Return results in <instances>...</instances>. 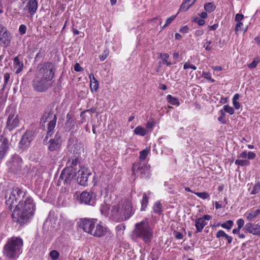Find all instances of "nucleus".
Returning <instances> with one entry per match:
<instances>
[{
    "label": "nucleus",
    "instance_id": "obj_25",
    "mask_svg": "<svg viewBox=\"0 0 260 260\" xmlns=\"http://www.w3.org/2000/svg\"><path fill=\"white\" fill-rule=\"evenodd\" d=\"M134 132L136 135L144 136L147 134V131L142 126H138L135 128Z\"/></svg>",
    "mask_w": 260,
    "mask_h": 260
},
{
    "label": "nucleus",
    "instance_id": "obj_49",
    "mask_svg": "<svg viewBox=\"0 0 260 260\" xmlns=\"http://www.w3.org/2000/svg\"><path fill=\"white\" fill-rule=\"evenodd\" d=\"M19 31L20 33L22 35H24L26 33V27L24 24H21L20 25L19 27Z\"/></svg>",
    "mask_w": 260,
    "mask_h": 260
},
{
    "label": "nucleus",
    "instance_id": "obj_41",
    "mask_svg": "<svg viewBox=\"0 0 260 260\" xmlns=\"http://www.w3.org/2000/svg\"><path fill=\"white\" fill-rule=\"evenodd\" d=\"M260 191V182H257L253 186V189L251 192V194H256Z\"/></svg>",
    "mask_w": 260,
    "mask_h": 260
},
{
    "label": "nucleus",
    "instance_id": "obj_5",
    "mask_svg": "<svg viewBox=\"0 0 260 260\" xmlns=\"http://www.w3.org/2000/svg\"><path fill=\"white\" fill-rule=\"evenodd\" d=\"M135 226L137 236L142 238L146 243L150 242L153 236V230L149 225L148 219L136 223Z\"/></svg>",
    "mask_w": 260,
    "mask_h": 260
},
{
    "label": "nucleus",
    "instance_id": "obj_33",
    "mask_svg": "<svg viewBox=\"0 0 260 260\" xmlns=\"http://www.w3.org/2000/svg\"><path fill=\"white\" fill-rule=\"evenodd\" d=\"M259 214H260V210H256L255 211H253L250 212L247 216V218L249 220H253Z\"/></svg>",
    "mask_w": 260,
    "mask_h": 260
},
{
    "label": "nucleus",
    "instance_id": "obj_40",
    "mask_svg": "<svg viewBox=\"0 0 260 260\" xmlns=\"http://www.w3.org/2000/svg\"><path fill=\"white\" fill-rule=\"evenodd\" d=\"M194 194H196L198 197L204 200L208 199L210 197L209 194L207 192H194Z\"/></svg>",
    "mask_w": 260,
    "mask_h": 260
},
{
    "label": "nucleus",
    "instance_id": "obj_20",
    "mask_svg": "<svg viewBox=\"0 0 260 260\" xmlns=\"http://www.w3.org/2000/svg\"><path fill=\"white\" fill-rule=\"evenodd\" d=\"M89 78L90 79V87L91 91H96L99 89V81L95 79L92 73L89 74Z\"/></svg>",
    "mask_w": 260,
    "mask_h": 260
},
{
    "label": "nucleus",
    "instance_id": "obj_8",
    "mask_svg": "<svg viewBox=\"0 0 260 260\" xmlns=\"http://www.w3.org/2000/svg\"><path fill=\"white\" fill-rule=\"evenodd\" d=\"M41 122L43 123L46 122H48V132H47V136L51 135V132L54 128L56 123V117L55 114L53 113H45L42 119Z\"/></svg>",
    "mask_w": 260,
    "mask_h": 260
},
{
    "label": "nucleus",
    "instance_id": "obj_29",
    "mask_svg": "<svg viewBox=\"0 0 260 260\" xmlns=\"http://www.w3.org/2000/svg\"><path fill=\"white\" fill-rule=\"evenodd\" d=\"M148 203V197L146 193H144L143 196L142 200L141 201V211H144L146 208Z\"/></svg>",
    "mask_w": 260,
    "mask_h": 260
},
{
    "label": "nucleus",
    "instance_id": "obj_14",
    "mask_svg": "<svg viewBox=\"0 0 260 260\" xmlns=\"http://www.w3.org/2000/svg\"><path fill=\"white\" fill-rule=\"evenodd\" d=\"M94 198L95 196L93 192L83 191L80 194L79 197V200L81 203L93 205L94 203Z\"/></svg>",
    "mask_w": 260,
    "mask_h": 260
},
{
    "label": "nucleus",
    "instance_id": "obj_22",
    "mask_svg": "<svg viewBox=\"0 0 260 260\" xmlns=\"http://www.w3.org/2000/svg\"><path fill=\"white\" fill-rule=\"evenodd\" d=\"M256 157V154L252 151H247L246 150L243 151L239 154L238 158H246L248 159H253Z\"/></svg>",
    "mask_w": 260,
    "mask_h": 260
},
{
    "label": "nucleus",
    "instance_id": "obj_61",
    "mask_svg": "<svg viewBox=\"0 0 260 260\" xmlns=\"http://www.w3.org/2000/svg\"><path fill=\"white\" fill-rule=\"evenodd\" d=\"M4 80H5V85L7 84L9 79H10V75L8 73H6L4 76Z\"/></svg>",
    "mask_w": 260,
    "mask_h": 260
},
{
    "label": "nucleus",
    "instance_id": "obj_53",
    "mask_svg": "<svg viewBox=\"0 0 260 260\" xmlns=\"http://www.w3.org/2000/svg\"><path fill=\"white\" fill-rule=\"evenodd\" d=\"M155 122L153 120H149L147 122L146 127L148 128H151L154 125Z\"/></svg>",
    "mask_w": 260,
    "mask_h": 260
},
{
    "label": "nucleus",
    "instance_id": "obj_30",
    "mask_svg": "<svg viewBox=\"0 0 260 260\" xmlns=\"http://www.w3.org/2000/svg\"><path fill=\"white\" fill-rule=\"evenodd\" d=\"M193 4L190 1L186 0L180 6L179 10L180 11H185L188 10Z\"/></svg>",
    "mask_w": 260,
    "mask_h": 260
},
{
    "label": "nucleus",
    "instance_id": "obj_4",
    "mask_svg": "<svg viewBox=\"0 0 260 260\" xmlns=\"http://www.w3.org/2000/svg\"><path fill=\"white\" fill-rule=\"evenodd\" d=\"M112 213L116 218H121L124 220H127L133 214L131 201L125 200L121 203L113 206Z\"/></svg>",
    "mask_w": 260,
    "mask_h": 260
},
{
    "label": "nucleus",
    "instance_id": "obj_62",
    "mask_svg": "<svg viewBox=\"0 0 260 260\" xmlns=\"http://www.w3.org/2000/svg\"><path fill=\"white\" fill-rule=\"evenodd\" d=\"M200 16L202 18V19H206L208 17L207 13L205 12H202L200 14Z\"/></svg>",
    "mask_w": 260,
    "mask_h": 260
},
{
    "label": "nucleus",
    "instance_id": "obj_43",
    "mask_svg": "<svg viewBox=\"0 0 260 260\" xmlns=\"http://www.w3.org/2000/svg\"><path fill=\"white\" fill-rule=\"evenodd\" d=\"M149 151L147 149H145L140 152V158L141 159H145L148 155Z\"/></svg>",
    "mask_w": 260,
    "mask_h": 260
},
{
    "label": "nucleus",
    "instance_id": "obj_60",
    "mask_svg": "<svg viewBox=\"0 0 260 260\" xmlns=\"http://www.w3.org/2000/svg\"><path fill=\"white\" fill-rule=\"evenodd\" d=\"M175 237L177 239H182L183 238V235L180 232H176L175 233Z\"/></svg>",
    "mask_w": 260,
    "mask_h": 260
},
{
    "label": "nucleus",
    "instance_id": "obj_11",
    "mask_svg": "<svg viewBox=\"0 0 260 260\" xmlns=\"http://www.w3.org/2000/svg\"><path fill=\"white\" fill-rule=\"evenodd\" d=\"M20 119L15 111H12L8 116L7 121V128L10 131L19 126Z\"/></svg>",
    "mask_w": 260,
    "mask_h": 260
},
{
    "label": "nucleus",
    "instance_id": "obj_27",
    "mask_svg": "<svg viewBox=\"0 0 260 260\" xmlns=\"http://www.w3.org/2000/svg\"><path fill=\"white\" fill-rule=\"evenodd\" d=\"M167 99L168 102L171 105L176 106H178L180 105L179 100L176 98L173 97L170 94L167 95Z\"/></svg>",
    "mask_w": 260,
    "mask_h": 260
},
{
    "label": "nucleus",
    "instance_id": "obj_46",
    "mask_svg": "<svg viewBox=\"0 0 260 260\" xmlns=\"http://www.w3.org/2000/svg\"><path fill=\"white\" fill-rule=\"evenodd\" d=\"M212 43L211 41H206L204 44V48L207 51H211L212 49L211 44Z\"/></svg>",
    "mask_w": 260,
    "mask_h": 260
},
{
    "label": "nucleus",
    "instance_id": "obj_44",
    "mask_svg": "<svg viewBox=\"0 0 260 260\" xmlns=\"http://www.w3.org/2000/svg\"><path fill=\"white\" fill-rule=\"evenodd\" d=\"M183 69L184 70L191 69L193 70H196L197 69V67L194 65L191 64L189 62H185L184 63Z\"/></svg>",
    "mask_w": 260,
    "mask_h": 260
},
{
    "label": "nucleus",
    "instance_id": "obj_6",
    "mask_svg": "<svg viewBox=\"0 0 260 260\" xmlns=\"http://www.w3.org/2000/svg\"><path fill=\"white\" fill-rule=\"evenodd\" d=\"M21 190L18 188H13L10 192L6 195V204L11 210L14 206L17 205V201L20 198Z\"/></svg>",
    "mask_w": 260,
    "mask_h": 260
},
{
    "label": "nucleus",
    "instance_id": "obj_12",
    "mask_svg": "<svg viewBox=\"0 0 260 260\" xmlns=\"http://www.w3.org/2000/svg\"><path fill=\"white\" fill-rule=\"evenodd\" d=\"M110 232L108 227L104 226L102 222L100 221L98 223H96L95 228L93 229L91 235L95 237L101 238L109 233Z\"/></svg>",
    "mask_w": 260,
    "mask_h": 260
},
{
    "label": "nucleus",
    "instance_id": "obj_48",
    "mask_svg": "<svg viewBox=\"0 0 260 260\" xmlns=\"http://www.w3.org/2000/svg\"><path fill=\"white\" fill-rule=\"evenodd\" d=\"M237 224L238 226L237 228L241 230L244 224V221L243 219L240 218L237 220Z\"/></svg>",
    "mask_w": 260,
    "mask_h": 260
},
{
    "label": "nucleus",
    "instance_id": "obj_15",
    "mask_svg": "<svg viewBox=\"0 0 260 260\" xmlns=\"http://www.w3.org/2000/svg\"><path fill=\"white\" fill-rule=\"evenodd\" d=\"M90 172L87 168H81L78 171V180L80 185L85 186L87 184Z\"/></svg>",
    "mask_w": 260,
    "mask_h": 260
},
{
    "label": "nucleus",
    "instance_id": "obj_28",
    "mask_svg": "<svg viewBox=\"0 0 260 260\" xmlns=\"http://www.w3.org/2000/svg\"><path fill=\"white\" fill-rule=\"evenodd\" d=\"M240 98V95L238 93L235 94L232 99V103L234 107L237 110H238L241 107V104L240 103L238 102L237 101Z\"/></svg>",
    "mask_w": 260,
    "mask_h": 260
},
{
    "label": "nucleus",
    "instance_id": "obj_52",
    "mask_svg": "<svg viewBox=\"0 0 260 260\" xmlns=\"http://www.w3.org/2000/svg\"><path fill=\"white\" fill-rule=\"evenodd\" d=\"M109 206L108 205H106L105 206H102L101 209V213L103 214L106 215Z\"/></svg>",
    "mask_w": 260,
    "mask_h": 260
},
{
    "label": "nucleus",
    "instance_id": "obj_64",
    "mask_svg": "<svg viewBox=\"0 0 260 260\" xmlns=\"http://www.w3.org/2000/svg\"><path fill=\"white\" fill-rule=\"evenodd\" d=\"M139 169V165L138 164H134L133 167V173L135 174V171H136V170Z\"/></svg>",
    "mask_w": 260,
    "mask_h": 260
},
{
    "label": "nucleus",
    "instance_id": "obj_58",
    "mask_svg": "<svg viewBox=\"0 0 260 260\" xmlns=\"http://www.w3.org/2000/svg\"><path fill=\"white\" fill-rule=\"evenodd\" d=\"M204 32L203 29H198L196 30L194 35L196 37H201L204 34Z\"/></svg>",
    "mask_w": 260,
    "mask_h": 260
},
{
    "label": "nucleus",
    "instance_id": "obj_36",
    "mask_svg": "<svg viewBox=\"0 0 260 260\" xmlns=\"http://www.w3.org/2000/svg\"><path fill=\"white\" fill-rule=\"evenodd\" d=\"M176 15H172L170 17L168 18L165 22V24L161 27V29H163L168 25H169L175 19Z\"/></svg>",
    "mask_w": 260,
    "mask_h": 260
},
{
    "label": "nucleus",
    "instance_id": "obj_51",
    "mask_svg": "<svg viewBox=\"0 0 260 260\" xmlns=\"http://www.w3.org/2000/svg\"><path fill=\"white\" fill-rule=\"evenodd\" d=\"M242 26L243 23L241 22H237L235 27V32L237 33L238 31L241 30Z\"/></svg>",
    "mask_w": 260,
    "mask_h": 260
},
{
    "label": "nucleus",
    "instance_id": "obj_37",
    "mask_svg": "<svg viewBox=\"0 0 260 260\" xmlns=\"http://www.w3.org/2000/svg\"><path fill=\"white\" fill-rule=\"evenodd\" d=\"M59 255V253L55 250L51 251L49 253V256L52 260H57Z\"/></svg>",
    "mask_w": 260,
    "mask_h": 260
},
{
    "label": "nucleus",
    "instance_id": "obj_59",
    "mask_svg": "<svg viewBox=\"0 0 260 260\" xmlns=\"http://www.w3.org/2000/svg\"><path fill=\"white\" fill-rule=\"evenodd\" d=\"M244 17L243 15L240 14H237L235 17V20L237 22H241Z\"/></svg>",
    "mask_w": 260,
    "mask_h": 260
},
{
    "label": "nucleus",
    "instance_id": "obj_38",
    "mask_svg": "<svg viewBox=\"0 0 260 260\" xmlns=\"http://www.w3.org/2000/svg\"><path fill=\"white\" fill-rule=\"evenodd\" d=\"M149 167L147 166H142L140 169V173L142 176L141 177H144L145 174H149Z\"/></svg>",
    "mask_w": 260,
    "mask_h": 260
},
{
    "label": "nucleus",
    "instance_id": "obj_9",
    "mask_svg": "<svg viewBox=\"0 0 260 260\" xmlns=\"http://www.w3.org/2000/svg\"><path fill=\"white\" fill-rule=\"evenodd\" d=\"M76 171L72 167H66L63 169L60 176V179L64 183L69 184L76 176Z\"/></svg>",
    "mask_w": 260,
    "mask_h": 260
},
{
    "label": "nucleus",
    "instance_id": "obj_63",
    "mask_svg": "<svg viewBox=\"0 0 260 260\" xmlns=\"http://www.w3.org/2000/svg\"><path fill=\"white\" fill-rule=\"evenodd\" d=\"M201 218H203L204 219V221H205V220H210L212 218V217L209 215H205L203 216V217H201Z\"/></svg>",
    "mask_w": 260,
    "mask_h": 260
},
{
    "label": "nucleus",
    "instance_id": "obj_16",
    "mask_svg": "<svg viewBox=\"0 0 260 260\" xmlns=\"http://www.w3.org/2000/svg\"><path fill=\"white\" fill-rule=\"evenodd\" d=\"M38 2L37 0H29L23 8L25 12H27L30 15L33 16L38 9Z\"/></svg>",
    "mask_w": 260,
    "mask_h": 260
},
{
    "label": "nucleus",
    "instance_id": "obj_32",
    "mask_svg": "<svg viewBox=\"0 0 260 260\" xmlns=\"http://www.w3.org/2000/svg\"><path fill=\"white\" fill-rule=\"evenodd\" d=\"M215 6L213 3H207L204 5V9L206 12H212L215 9Z\"/></svg>",
    "mask_w": 260,
    "mask_h": 260
},
{
    "label": "nucleus",
    "instance_id": "obj_10",
    "mask_svg": "<svg viewBox=\"0 0 260 260\" xmlns=\"http://www.w3.org/2000/svg\"><path fill=\"white\" fill-rule=\"evenodd\" d=\"M12 36L7 28L0 24V45L7 47L10 45Z\"/></svg>",
    "mask_w": 260,
    "mask_h": 260
},
{
    "label": "nucleus",
    "instance_id": "obj_31",
    "mask_svg": "<svg viewBox=\"0 0 260 260\" xmlns=\"http://www.w3.org/2000/svg\"><path fill=\"white\" fill-rule=\"evenodd\" d=\"M236 165L239 166H249L250 164V161L248 159H238L236 160L235 162Z\"/></svg>",
    "mask_w": 260,
    "mask_h": 260
},
{
    "label": "nucleus",
    "instance_id": "obj_35",
    "mask_svg": "<svg viewBox=\"0 0 260 260\" xmlns=\"http://www.w3.org/2000/svg\"><path fill=\"white\" fill-rule=\"evenodd\" d=\"M153 209L154 212L160 213L161 212V205L159 202H156L154 203Z\"/></svg>",
    "mask_w": 260,
    "mask_h": 260
},
{
    "label": "nucleus",
    "instance_id": "obj_21",
    "mask_svg": "<svg viewBox=\"0 0 260 260\" xmlns=\"http://www.w3.org/2000/svg\"><path fill=\"white\" fill-rule=\"evenodd\" d=\"M14 69L16 74L20 73L23 69V63L19 60L18 56L14 58Z\"/></svg>",
    "mask_w": 260,
    "mask_h": 260
},
{
    "label": "nucleus",
    "instance_id": "obj_26",
    "mask_svg": "<svg viewBox=\"0 0 260 260\" xmlns=\"http://www.w3.org/2000/svg\"><path fill=\"white\" fill-rule=\"evenodd\" d=\"M79 162V159L76 157L70 158L67 163V167H72L74 168Z\"/></svg>",
    "mask_w": 260,
    "mask_h": 260
},
{
    "label": "nucleus",
    "instance_id": "obj_50",
    "mask_svg": "<svg viewBox=\"0 0 260 260\" xmlns=\"http://www.w3.org/2000/svg\"><path fill=\"white\" fill-rule=\"evenodd\" d=\"M160 57L164 63L165 62H167V61L169 57V55L167 53H160Z\"/></svg>",
    "mask_w": 260,
    "mask_h": 260
},
{
    "label": "nucleus",
    "instance_id": "obj_7",
    "mask_svg": "<svg viewBox=\"0 0 260 260\" xmlns=\"http://www.w3.org/2000/svg\"><path fill=\"white\" fill-rule=\"evenodd\" d=\"M97 222L96 218H83L79 219L78 224L84 232L91 235Z\"/></svg>",
    "mask_w": 260,
    "mask_h": 260
},
{
    "label": "nucleus",
    "instance_id": "obj_47",
    "mask_svg": "<svg viewBox=\"0 0 260 260\" xmlns=\"http://www.w3.org/2000/svg\"><path fill=\"white\" fill-rule=\"evenodd\" d=\"M192 21L196 22L200 26H203L205 23V21L203 19H199L198 17L193 18Z\"/></svg>",
    "mask_w": 260,
    "mask_h": 260
},
{
    "label": "nucleus",
    "instance_id": "obj_19",
    "mask_svg": "<svg viewBox=\"0 0 260 260\" xmlns=\"http://www.w3.org/2000/svg\"><path fill=\"white\" fill-rule=\"evenodd\" d=\"M48 149L50 151H54L58 150L60 146L61 140L59 136H56L54 139L49 141Z\"/></svg>",
    "mask_w": 260,
    "mask_h": 260
},
{
    "label": "nucleus",
    "instance_id": "obj_56",
    "mask_svg": "<svg viewBox=\"0 0 260 260\" xmlns=\"http://www.w3.org/2000/svg\"><path fill=\"white\" fill-rule=\"evenodd\" d=\"M258 63V61L254 60L251 63L248 64V67L249 68L254 69L257 66Z\"/></svg>",
    "mask_w": 260,
    "mask_h": 260
},
{
    "label": "nucleus",
    "instance_id": "obj_34",
    "mask_svg": "<svg viewBox=\"0 0 260 260\" xmlns=\"http://www.w3.org/2000/svg\"><path fill=\"white\" fill-rule=\"evenodd\" d=\"M234 224L233 221L231 220H229L226 221V222L221 224V226L225 229L227 230H230L232 228L233 225Z\"/></svg>",
    "mask_w": 260,
    "mask_h": 260
},
{
    "label": "nucleus",
    "instance_id": "obj_1",
    "mask_svg": "<svg viewBox=\"0 0 260 260\" xmlns=\"http://www.w3.org/2000/svg\"><path fill=\"white\" fill-rule=\"evenodd\" d=\"M54 66L50 62H46L38 66L35 77L33 80V87L38 91H46L51 86L54 78Z\"/></svg>",
    "mask_w": 260,
    "mask_h": 260
},
{
    "label": "nucleus",
    "instance_id": "obj_39",
    "mask_svg": "<svg viewBox=\"0 0 260 260\" xmlns=\"http://www.w3.org/2000/svg\"><path fill=\"white\" fill-rule=\"evenodd\" d=\"M223 110L231 115L234 114L235 112L234 109L229 105H226L223 106Z\"/></svg>",
    "mask_w": 260,
    "mask_h": 260
},
{
    "label": "nucleus",
    "instance_id": "obj_13",
    "mask_svg": "<svg viewBox=\"0 0 260 260\" xmlns=\"http://www.w3.org/2000/svg\"><path fill=\"white\" fill-rule=\"evenodd\" d=\"M34 137V132L31 131H26L22 136L19 142L20 147L23 149L28 147Z\"/></svg>",
    "mask_w": 260,
    "mask_h": 260
},
{
    "label": "nucleus",
    "instance_id": "obj_3",
    "mask_svg": "<svg viewBox=\"0 0 260 260\" xmlns=\"http://www.w3.org/2000/svg\"><path fill=\"white\" fill-rule=\"evenodd\" d=\"M23 242L21 238L13 237L9 239L4 247V255L8 258L18 257L21 253Z\"/></svg>",
    "mask_w": 260,
    "mask_h": 260
},
{
    "label": "nucleus",
    "instance_id": "obj_54",
    "mask_svg": "<svg viewBox=\"0 0 260 260\" xmlns=\"http://www.w3.org/2000/svg\"><path fill=\"white\" fill-rule=\"evenodd\" d=\"M179 31L181 33L186 34L189 31V28L187 26L185 25L180 28Z\"/></svg>",
    "mask_w": 260,
    "mask_h": 260
},
{
    "label": "nucleus",
    "instance_id": "obj_2",
    "mask_svg": "<svg viewBox=\"0 0 260 260\" xmlns=\"http://www.w3.org/2000/svg\"><path fill=\"white\" fill-rule=\"evenodd\" d=\"M35 209L31 199L27 198L20 201L13 211V220L20 225L26 224L34 216Z\"/></svg>",
    "mask_w": 260,
    "mask_h": 260
},
{
    "label": "nucleus",
    "instance_id": "obj_55",
    "mask_svg": "<svg viewBox=\"0 0 260 260\" xmlns=\"http://www.w3.org/2000/svg\"><path fill=\"white\" fill-rule=\"evenodd\" d=\"M218 27V24H214L213 25L208 26L207 29L208 31L215 30Z\"/></svg>",
    "mask_w": 260,
    "mask_h": 260
},
{
    "label": "nucleus",
    "instance_id": "obj_23",
    "mask_svg": "<svg viewBox=\"0 0 260 260\" xmlns=\"http://www.w3.org/2000/svg\"><path fill=\"white\" fill-rule=\"evenodd\" d=\"M207 224V222L204 221L203 218H198L195 221V226L197 232H201L204 226Z\"/></svg>",
    "mask_w": 260,
    "mask_h": 260
},
{
    "label": "nucleus",
    "instance_id": "obj_57",
    "mask_svg": "<svg viewBox=\"0 0 260 260\" xmlns=\"http://www.w3.org/2000/svg\"><path fill=\"white\" fill-rule=\"evenodd\" d=\"M74 70L76 72H81L83 71V69L78 63H77L74 66Z\"/></svg>",
    "mask_w": 260,
    "mask_h": 260
},
{
    "label": "nucleus",
    "instance_id": "obj_45",
    "mask_svg": "<svg viewBox=\"0 0 260 260\" xmlns=\"http://www.w3.org/2000/svg\"><path fill=\"white\" fill-rule=\"evenodd\" d=\"M203 77L206 79L210 81L212 83L214 82L215 80L211 78V74L210 73L208 72H203Z\"/></svg>",
    "mask_w": 260,
    "mask_h": 260
},
{
    "label": "nucleus",
    "instance_id": "obj_17",
    "mask_svg": "<svg viewBox=\"0 0 260 260\" xmlns=\"http://www.w3.org/2000/svg\"><path fill=\"white\" fill-rule=\"evenodd\" d=\"M9 147L8 140L2 136H0V159L6 155Z\"/></svg>",
    "mask_w": 260,
    "mask_h": 260
},
{
    "label": "nucleus",
    "instance_id": "obj_18",
    "mask_svg": "<svg viewBox=\"0 0 260 260\" xmlns=\"http://www.w3.org/2000/svg\"><path fill=\"white\" fill-rule=\"evenodd\" d=\"M244 230L253 235L260 236V225L258 224H254L251 222L247 223Z\"/></svg>",
    "mask_w": 260,
    "mask_h": 260
},
{
    "label": "nucleus",
    "instance_id": "obj_24",
    "mask_svg": "<svg viewBox=\"0 0 260 260\" xmlns=\"http://www.w3.org/2000/svg\"><path fill=\"white\" fill-rule=\"evenodd\" d=\"M216 237L217 238H224L227 240L228 244H231L233 241V238L227 235L223 231L219 230L216 234Z\"/></svg>",
    "mask_w": 260,
    "mask_h": 260
},
{
    "label": "nucleus",
    "instance_id": "obj_42",
    "mask_svg": "<svg viewBox=\"0 0 260 260\" xmlns=\"http://www.w3.org/2000/svg\"><path fill=\"white\" fill-rule=\"evenodd\" d=\"M219 112L220 114V116L219 117H218V121L221 122L222 123H225L226 122V121L225 120V114L222 109L220 110L219 111Z\"/></svg>",
    "mask_w": 260,
    "mask_h": 260
}]
</instances>
